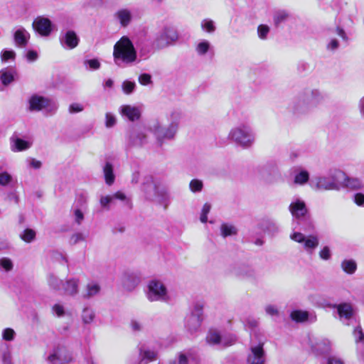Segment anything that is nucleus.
I'll use <instances>...</instances> for the list:
<instances>
[{
  "label": "nucleus",
  "instance_id": "f257e3e1",
  "mask_svg": "<svg viewBox=\"0 0 364 364\" xmlns=\"http://www.w3.org/2000/svg\"><path fill=\"white\" fill-rule=\"evenodd\" d=\"M181 113L178 110H173L167 115L168 124L164 125L161 122L156 120L149 126V131L155 138L157 147H162L168 141L175 139L179 129Z\"/></svg>",
  "mask_w": 364,
  "mask_h": 364
},
{
  "label": "nucleus",
  "instance_id": "f03ea898",
  "mask_svg": "<svg viewBox=\"0 0 364 364\" xmlns=\"http://www.w3.org/2000/svg\"><path fill=\"white\" fill-rule=\"evenodd\" d=\"M113 58L114 63L119 67L129 65L136 62V50L127 36H122L114 46Z\"/></svg>",
  "mask_w": 364,
  "mask_h": 364
},
{
  "label": "nucleus",
  "instance_id": "7ed1b4c3",
  "mask_svg": "<svg viewBox=\"0 0 364 364\" xmlns=\"http://www.w3.org/2000/svg\"><path fill=\"white\" fill-rule=\"evenodd\" d=\"M324 100L323 94L317 89H306L300 92L294 104V112L296 114H306L322 103Z\"/></svg>",
  "mask_w": 364,
  "mask_h": 364
},
{
  "label": "nucleus",
  "instance_id": "20e7f679",
  "mask_svg": "<svg viewBox=\"0 0 364 364\" xmlns=\"http://www.w3.org/2000/svg\"><path fill=\"white\" fill-rule=\"evenodd\" d=\"M228 139L237 146L247 149L255 144L256 134L249 123L242 122L231 128Z\"/></svg>",
  "mask_w": 364,
  "mask_h": 364
},
{
  "label": "nucleus",
  "instance_id": "39448f33",
  "mask_svg": "<svg viewBox=\"0 0 364 364\" xmlns=\"http://www.w3.org/2000/svg\"><path fill=\"white\" fill-rule=\"evenodd\" d=\"M141 191L147 200L157 201L165 206L169 203L170 196L167 189L151 176L144 178Z\"/></svg>",
  "mask_w": 364,
  "mask_h": 364
},
{
  "label": "nucleus",
  "instance_id": "423d86ee",
  "mask_svg": "<svg viewBox=\"0 0 364 364\" xmlns=\"http://www.w3.org/2000/svg\"><path fill=\"white\" fill-rule=\"evenodd\" d=\"M343 171L340 169L330 170L326 175L316 176L310 181V186L315 191H340V176Z\"/></svg>",
  "mask_w": 364,
  "mask_h": 364
},
{
  "label": "nucleus",
  "instance_id": "0eeeda50",
  "mask_svg": "<svg viewBox=\"0 0 364 364\" xmlns=\"http://www.w3.org/2000/svg\"><path fill=\"white\" fill-rule=\"evenodd\" d=\"M146 297L150 301H161L168 303L171 296L165 284L159 280L149 282L146 292Z\"/></svg>",
  "mask_w": 364,
  "mask_h": 364
},
{
  "label": "nucleus",
  "instance_id": "6e6552de",
  "mask_svg": "<svg viewBox=\"0 0 364 364\" xmlns=\"http://www.w3.org/2000/svg\"><path fill=\"white\" fill-rule=\"evenodd\" d=\"M178 40V33L172 26L163 27L156 35L154 45L159 49H162L174 45Z\"/></svg>",
  "mask_w": 364,
  "mask_h": 364
},
{
  "label": "nucleus",
  "instance_id": "1a4fd4ad",
  "mask_svg": "<svg viewBox=\"0 0 364 364\" xmlns=\"http://www.w3.org/2000/svg\"><path fill=\"white\" fill-rule=\"evenodd\" d=\"M46 360L48 364H68L73 361V357L66 347L58 345L49 351Z\"/></svg>",
  "mask_w": 364,
  "mask_h": 364
},
{
  "label": "nucleus",
  "instance_id": "9d476101",
  "mask_svg": "<svg viewBox=\"0 0 364 364\" xmlns=\"http://www.w3.org/2000/svg\"><path fill=\"white\" fill-rule=\"evenodd\" d=\"M236 337L230 333L221 334L217 329H210L206 336V342L211 346L226 347L234 344Z\"/></svg>",
  "mask_w": 364,
  "mask_h": 364
},
{
  "label": "nucleus",
  "instance_id": "9b49d317",
  "mask_svg": "<svg viewBox=\"0 0 364 364\" xmlns=\"http://www.w3.org/2000/svg\"><path fill=\"white\" fill-rule=\"evenodd\" d=\"M290 238L298 243L302 244L304 249L309 253H312L319 244L318 238L316 236H305L299 232L291 234Z\"/></svg>",
  "mask_w": 364,
  "mask_h": 364
},
{
  "label": "nucleus",
  "instance_id": "f8f14e48",
  "mask_svg": "<svg viewBox=\"0 0 364 364\" xmlns=\"http://www.w3.org/2000/svg\"><path fill=\"white\" fill-rule=\"evenodd\" d=\"M340 176L341 189L344 188L351 191H360L364 188V181L358 177L350 176L343 171Z\"/></svg>",
  "mask_w": 364,
  "mask_h": 364
},
{
  "label": "nucleus",
  "instance_id": "ddd939ff",
  "mask_svg": "<svg viewBox=\"0 0 364 364\" xmlns=\"http://www.w3.org/2000/svg\"><path fill=\"white\" fill-rule=\"evenodd\" d=\"M265 361L264 352L263 350V342L258 343L251 341L250 353L247 357V363L249 364H264Z\"/></svg>",
  "mask_w": 364,
  "mask_h": 364
},
{
  "label": "nucleus",
  "instance_id": "4468645a",
  "mask_svg": "<svg viewBox=\"0 0 364 364\" xmlns=\"http://www.w3.org/2000/svg\"><path fill=\"white\" fill-rule=\"evenodd\" d=\"M115 199L122 201L127 208H132L131 198L127 197L124 193L121 191H117L111 196L107 195L101 196L100 203L102 208L108 210L109 209L110 205L114 204V200Z\"/></svg>",
  "mask_w": 364,
  "mask_h": 364
},
{
  "label": "nucleus",
  "instance_id": "2eb2a0df",
  "mask_svg": "<svg viewBox=\"0 0 364 364\" xmlns=\"http://www.w3.org/2000/svg\"><path fill=\"white\" fill-rule=\"evenodd\" d=\"M141 280V274L138 271H127L122 277L123 287L128 291L133 290Z\"/></svg>",
  "mask_w": 364,
  "mask_h": 364
},
{
  "label": "nucleus",
  "instance_id": "dca6fc26",
  "mask_svg": "<svg viewBox=\"0 0 364 364\" xmlns=\"http://www.w3.org/2000/svg\"><path fill=\"white\" fill-rule=\"evenodd\" d=\"M339 319L344 323L353 319L355 314V309L350 303H342L336 306Z\"/></svg>",
  "mask_w": 364,
  "mask_h": 364
},
{
  "label": "nucleus",
  "instance_id": "f3484780",
  "mask_svg": "<svg viewBox=\"0 0 364 364\" xmlns=\"http://www.w3.org/2000/svg\"><path fill=\"white\" fill-rule=\"evenodd\" d=\"M61 46L67 49H73L79 43V38L73 31L62 32L60 36Z\"/></svg>",
  "mask_w": 364,
  "mask_h": 364
},
{
  "label": "nucleus",
  "instance_id": "a211bd4d",
  "mask_svg": "<svg viewBox=\"0 0 364 364\" xmlns=\"http://www.w3.org/2000/svg\"><path fill=\"white\" fill-rule=\"evenodd\" d=\"M33 27L36 32L43 36H48L52 31L51 21L45 17L36 18L33 23Z\"/></svg>",
  "mask_w": 364,
  "mask_h": 364
},
{
  "label": "nucleus",
  "instance_id": "6ab92c4d",
  "mask_svg": "<svg viewBox=\"0 0 364 364\" xmlns=\"http://www.w3.org/2000/svg\"><path fill=\"white\" fill-rule=\"evenodd\" d=\"M50 100L44 97L34 95L28 100V109L31 112H38L48 107Z\"/></svg>",
  "mask_w": 364,
  "mask_h": 364
},
{
  "label": "nucleus",
  "instance_id": "aec40b11",
  "mask_svg": "<svg viewBox=\"0 0 364 364\" xmlns=\"http://www.w3.org/2000/svg\"><path fill=\"white\" fill-rule=\"evenodd\" d=\"M202 320L203 317L190 314L185 318V327L190 333H196L200 328Z\"/></svg>",
  "mask_w": 364,
  "mask_h": 364
},
{
  "label": "nucleus",
  "instance_id": "412c9836",
  "mask_svg": "<svg viewBox=\"0 0 364 364\" xmlns=\"http://www.w3.org/2000/svg\"><path fill=\"white\" fill-rule=\"evenodd\" d=\"M119 112L122 117H127L130 121H136L140 118L141 110L139 107L124 105L120 107Z\"/></svg>",
  "mask_w": 364,
  "mask_h": 364
},
{
  "label": "nucleus",
  "instance_id": "4be33fe9",
  "mask_svg": "<svg viewBox=\"0 0 364 364\" xmlns=\"http://www.w3.org/2000/svg\"><path fill=\"white\" fill-rule=\"evenodd\" d=\"M289 210L292 216L298 219L305 216L307 213V208L304 201L300 199H296L291 203Z\"/></svg>",
  "mask_w": 364,
  "mask_h": 364
},
{
  "label": "nucleus",
  "instance_id": "5701e85b",
  "mask_svg": "<svg viewBox=\"0 0 364 364\" xmlns=\"http://www.w3.org/2000/svg\"><path fill=\"white\" fill-rule=\"evenodd\" d=\"M14 43L16 46L24 48L30 39V33L22 26L16 28L14 34Z\"/></svg>",
  "mask_w": 364,
  "mask_h": 364
},
{
  "label": "nucleus",
  "instance_id": "b1692460",
  "mask_svg": "<svg viewBox=\"0 0 364 364\" xmlns=\"http://www.w3.org/2000/svg\"><path fill=\"white\" fill-rule=\"evenodd\" d=\"M80 282L77 279L71 278L64 282L63 291L65 294L74 296L79 292Z\"/></svg>",
  "mask_w": 364,
  "mask_h": 364
},
{
  "label": "nucleus",
  "instance_id": "393cba45",
  "mask_svg": "<svg viewBox=\"0 0 364 364\" xmlns=\"http://www.w3.org/2000/svg\"><path fill=\"white\" fill-rule=\"evenodd\" d=\"M157 352L146 346H141L139 348V358L141 363L147 364L149 362L155 360L157 358Z\"/></svg>",
  "mask_w": 364,
  "mask_h": 364
},
{
  "label": "nucleus",
  "instance_id": "a878e982",
  "mask_svg": "<svg viewBox=\"0 0 364 364\" xmlns=\"http://www.w3.org/2000/svg\"><path fill=\"white\" fill-rule=\"evenodd\" d=\"M291 318L296 322H304L308 320H311L312 321L316 320V316L309 314L306 311L303 310H294L290 314Z\"/></svg>",
  "mask_w": 364,
  "mask_h": 364
},
{
  "label": "nucleus",
  "instance_id": "bb28decb",
  "mask_svg": "<svg viewBox=\"0 0 364 364\" xmlns=\"http://www.w3.org/2000/svg\"><path fill=\"white\" fill-rule=\"evenodd\" d=\"M114 16L116 19L119 22L120 25L123 27L127 26L132 18V14L130 10L128 9H121L118 10Z\"/></svg>",
  "mask_w": 364,
  "mask_h": 364
},
{
  "label": "nucleus",
  "instance_id": "cd10ccee",
  "mask_svg": "<svg viewBox=\"0 0 364 364\" xmlns=\"http://www.w3.org/2000/svg\"><path fill=\"white\" fill-rule=\"evenodd\" d=\"M31 146V142L23 140L20 138L12 136L11 138V149L12 151L18 152L28 149Z\"/></svg>",
  "mask_w": 364,
  "mask_h": 364
},
{
  "label": "nucleus",
  "instance_id": "c85d7f7f",
  "mask_svg": "<svg viewBox=\"0 0 364 364\" xmlns=\"http://www.w3.org/2000/svg\"><path fill=\"white\" fill-rule=\"evenodd\" d=\"M133 146H143L148 142V136L142 131H133L129 136Z\"/></svg>",
  "mask_w": 364,
  "mask_h": 364
},
{
  "label": "nucleus",
  "instance_id": "c756f323",
  "mask_svg": "<svg viewBox=\"0 0 364 364\" xmlns=\"http://www.w3.org/2000/svg\"><path fill=\"white\" fill-rule=\"evenodd\" d=\"M15 74L16 72L14 70H4L0 72V91L14 81Z\"/></svg>",
  "mask_w": 364,
  "mask_h": 364
},
{
  "label": "nucleus",
  "instance_id": "7c9ffc66",
  "mask_svg": "<svg viewBox=\"0 0 364 364\" xmlns=\"http://www.w3.org/2000/svg\"><path fill=\"white\" fill-rule=\"evenodd\" d=\"M331 343L326 338L317 340L313 345V349L318 353H326L330 351Z\"/></svg>",
  "mask_w": 364,
  "mask_h": 364
},
{
  "label": "nucleus",
  "instance_id": "2f4dec72",
  "mask_svg": "<svg viewBox=\"0 0 364 364\" xmlns=\"http://www.w3.org/2000/svg\"><path fill=\"white\" fill-rule=\"evenodd\" d=\"M101 287L97 282H90L86 286L85 291L82 294V297L89 299L97 295L100 291Z\"/></svg>",
  "mask_w": 364,
  "mask_h": 364
},
{
  "label": "nucleus",
  "instance_id": "473e14b6",
  "mask_svg": "<svg viewBox=\"0 0 364 364\" xmlns=\"http://www.w3.org/2000/svg\"><path fill=\"white\" fill-rule=\"evenodd\" d=\"M95 316V311L92 308L85 306L82 311L81 319L84 324H90L94 321Z\"/></svg>",
  "mask_w": 364,
  "mask_h": 364
},
{
  "label": "nucleus",
  "instance_id": "72a5a7b5",
  "mask_svg": "<svg viewBox=\"0 0 364 364\" xmlns=\"http://www.w3.org/2000/svg\"><path fill=\"white\" fill-rule=\"evenodd\" d=\"M237 276L242 279H254L256 273L254 269L247 266H242L236 272Z\"/></svg>",
  "mask_w": 364,
  "mask_h": 364
},
{
  "label": "nucleus",
  "instance_id": "f704fd0d",
  "mask_svg": "<svg viewBox=\"0 0 364 364\" xmlns=\"http://www.w3.org/2000/svg\"><path fill=\"white\" fill-rule=\"evenodd\" d=\"M48 284L52 289L61 291L63 289L64 282L53 274H50L48 277Z\"/></svg>",
  "mask_w": 364,
  "mask_h": 364
},
{
  "label": "nucleus",
  "instance_id": "c9c22d12",
  "mask_svg": "<svg viewBox=\"0 0 364 364\" xmlns=\"http://www.w3.org/2000/svg\"><path fill=\"white\" fill-rule=\"evenodd\" d=\"M103 173L106 183L109 186L112 185L114 181L115 176L113 171V166L109 162H106L105 164Z\"/></svg>",
  "mask_w": 364,
  "mask_h": 364
},
{
  "label": "nucleus",
  "instance_id": "e433bc0d",
  "mask_svg": "<svg viewBox=\"0 0 364 364\" xmlns=\"http://www.w3.org/2000/svg\"><path fill=\"white\" fill-rule=\"evenodd\" d=\"M0 360L2 364H13L11 350L8 346L1 348Z\"/></svg>",
  "mask_w": 364,
  "mask_h": 364
},
{
  "label": "nucleus",
  "instance_id": "4c0bfd02",
  "mask_svg": "<svg viewBox=\"0 0 364 364\" xmlns=\"http://www.w3.org/2000/svg\"><path fill=\"white\" fill-rule=\"evenodd\" d=\"M237 229L232 224L223 223L220 226V233L223 237L236 235Z\"/></svg>",
  "mask_w": 364,
  "mask_h": 364
},
{
  "label": "nucleus",
  "instance_id": "58836bf2",
  "mask_svg": "<svg viewBox=\"0 0 364 364\" xmlns=\"http://www.w3.org/2000/svg\"><path fill=\"white\" fill-rule=\"evenodd\" d=\"M309 179V173L307 171L301 169L294 176V183L299 185L305 184Z\"/></svg>",
  "mask_w": 364,
  "mask_h": 364
},
{
  "label": "nucleus",
  "instance_id": "ea45409f",
  "mask_svg": "<svg viewBox=\"0 0 364 364\" xmlns=\"http://www.w3.org/2000/svg\"><path fill=\"white\" fill-rule=\"evenodd\" d=\"M211 48L210 43L207 40L200 41L196 46V50L198 55H205Z\"/></svg>",
  "mask_w": 364,
  "mask_h": 364
},
{
  "label": "nucleus",
  "instance_id": "a19ab883",
  "mask_svg": "<svg viewBox=\"0 0 364 364\" xmlns=\"http://www.w3.org/2000/svg\"><path fill=\"white\" fill-rule=\"evenodd\" d=\"M341 267L345 272L350 274H353L357 268L355 262L352 259H346L343 261Z\"/></svg>",
  "mask_w": 364,
  "mask_h": 364
},
{
  "label": "nucleus",
  "instance_id": "79ce46f5",
  "mask_svg": "<svg viewBox=\"0 0 364 364\" xmlns=\"http://www.w3.org/2000/svg\"><path fill=\"white\" fill-rule=\"evenodd\" d=\"M36 231L33 229L26 228L21 234L20 237L24 242L30 243L36 238Z\"/></svg>",
  "mask_w": 364,
  "mask_h": 364
},
{
  "label": "nucleus",
  "instance_id": "37998d69",
  "mask_svg": "<svg viewBox=\"0 0 364 364\" xmlns=\"http://www.w3.org/2000/svg\"><path fill=\"white\" fill-rule=\"evenodd\" d=\"M289 17V13L285 10H279L274 13V22L276 26H278L279 23L285 21Z\"/></svg>",
  "mask_w": 364,
  "mask_h": 364
},
{
  "label": "nucleus",
  "instance_id": "c03bdc74",
  "mask_svg": "<svg viewBox=\"0 0 364 364\" xmlns=\"http://www.w3.org/2000/svg\"><path fill=\"white\" fill-rule=\"evenodd\" d=\"M16 53L13 50H4L1 53V60L4 63L15 60Z\"/></svg>",
  "mask_w": 364,
  "mask_h": 364
},
{
  "label": "nucleus",
  "instance_id": "a18cd8bd",
  "mask_svg": "<svg viewBox=\"0 0 364 364\" xmlns=\"http://www.w3.org/2000/svg\"><path fill=\"white\" fill-rule=\"evenodd\" d=\"M201 28L203 31L208 33H213L215 31L214 21L208 18L202 21Z\"/></svg>",
  "mask_w": 364,
  "mask_h": 364
},
{
  "label": "nucleus",
  "instance_id": "49530a36",
  "mask_svg": "<svg viewBox=\"0 0 364 364\" xmlns=\"http://www.w3.org/2000/svg\"><path fill=\"white\" fill-rule=\"evenodd\" d=\"M190 190L193 193L200 192L203 188V183L199 179H193L189 183Z\"/></svg>",
  "mask_w": 364,
  "mask_h": 364
},
{
  "label": "nucleus",
  "instance_id": "de8ad7c7",
  "mask_svg": "<svg viewBox=\"0 0 364 364\" xmlns=\"http://www.w3.org/2000/svg\"><path fill=\"white\" fill-rule=\"evenodd\" d=\"M136 87V83L132 81L125 80L122 82V88L126 95L132 93Z\"/></svg>",
  "mask_w": 364,
  "mask_h": 364
},
{
  "label": "nucleus",
  "instance_id": "09e8293b",
  "mask_svg": "<svg viewBox=\"0 0 364 364\" xmlns=\"http://www.w3.org/2000/svg\"><path fill=\"white\" fill-rule=\"evenodd\" d=\"M270 28L265 24H261L257 27V35L258 37L262 40H265L267 38V35L269 33Z\"/></svg>",
  "mask_w": 364,
  "mask_h": 364
},
{
  "label": "nucleus",
  "instance_id": "8fccbe9b",
  "mask_svg": "<svg viewBox=\"0 0 364 364\" xmlns=\"http://www.w3.org/2000/svg\"><path fill=\"white\" fill-rule=\"evenodd\" d=\"M16 333L14 329L6 328L2 331V338L6 341H11L14 339Z\"/></svg>",
  "mask_w": 364,
  "mask_h": 364
},
{
  "label": "nucleus",
  "instance_id": "3c124183",
  "mask_svg": "<svg viewBox=\"0 0 364 364\" xmlns=\"http://www.w3.org/2000/svg\"><path fill=\"white\" fill-rule=\"evenodd\" d=\"M0 268L6 272L11 270L13 268L11 260L6 257L0 259Z\"/></svg>",
  "mask_w": 364,
  "mask_h": 364
},
{
  "label": "nucleus",
  "instance_id": "603ef678",
  "mask_svg": "<svg viewBox=\"0 0 364 364\" xmlns=\"http://www.w3.org/2000/svg\"><path fill=\"white\" fill-rule=\"evenodd\" d=\"M211 209V205L209 203H205L203 206L201 214L200 217V220L202 223H205L208 220V215L210 213Z\"/></svg>",
  "mask_w": 364,
  "mask_h": 364
},
{
  "label": "nucleus",
  "instance_id": "864d4df0",
  "mask_svg": "<svg viewBox=\"0 0 364 364\" xmlns=\"http://www.w3.org/2000/svg\"><path fill=\"white\" fill-rule=\"evenodd\" d=\"M116 122H117V119H116V117L113 114H112L110 112H107L105 114V126H106V127L111 128L116 124Z\"/></svg>",
  "mask_w": 364,
  "mask_h": 364
},
{
  "label": "nucleus",
  "instance_id": "5fc2aeb1",
  "mask_svg": "<svg viewBox=\"0 0 364 364\" xmlns=\"http://www.w3.org/2000/svg\"><path fill=\"white\" fill-rule=\"evenodd\" d=\"M12 181V176L8 172H0V185L6 186Z\"/></svg>",
  "mask_w": 364,
  "mask_h": 364
},
{
  "label": "nucleus",
  "instance_id": "6e6d98bb",
  "mask_svg": "<svg viewBox=\"0 0 364 364\" xmlns=\"http://www.w3.org/2000/svg\"><path fill=\"white\" fill-rule=\"evenodd\" d=\"M191 352L186 351V352H180L178 355V364H188V357L191 356Z\"/></svg>",
  "mask_w": 364,
  "mask_h": 364
},
{
  "label": "nucleus",
  "instance_id": "4d7b16f0",
  "mask_svg": "<svg viewBox=\"0 0 364 364\" xmlns=\"http://www.w3.org/2000/svg\"><path fill=\"white\" fill-rule=\"evenodd\" d=\"M139 82L142 85L151 84V76L148 73H143L139 76Z\"/></svg>",
  "mask_w": 364,
  "mask_h": 364
},
{
  "label": "nucleus",
  "instance_id": "13d9d810",
  "mask_svg": "<svg viewBox=\"0 0 364 364\" xmlns=\"http://www.w3.org/2000/svg\"><path fill=\"white\" fill-rule=\"evenodd\" d=\"M265 312L267 314L271 316H279V312L277 307L274 305L269 304L265 306Z\"/></svg>",
  "mask_w": 364,
  "mask_h": 364
},
{
  "label": "nucleus",
  "instance_id": "bf43d9fd",
  "mask_svg": "<svg viewBox=\"0 0 364 364\" xmlns=\"http://www.w3.org/2000/svg\"><path fill=\"white\" fill-rule=\"evenodd\" d=\"M353 335H354L356 343H358V342L364 343V333L363 332V331L360 326H358L355 328V330L353 331Z\"/></svg>",
  "mask_w": 364,
  "mask_h": 364
},
{
  "label": "nucleus",
  "instance_id": "052dcab7",
  "mask_svg": "<svg viewBox=\"0 0 364 364\" xmlns=\"http://www.w3.org/2000/svg\"><path fill=\"white\" fill-rule=\"evenodd\" d=\"M85 65L91 70H98L100 67V63L97 59H90L85 61Z\"/></svg>",
  "mask_w": 364,
  "mask_h": 364
},
{
  "label": "nucleus",
  "instance_id": "680f3d73",
  "mask_svg": "<svg viewBox=\"0 0 364 364\" xmlns=\"http://www.w3.org/2000/svg\"><path fill=\"white\" fill-rule=\"evenodd\" d=\"M52 311L53 313L58 317L63 316L65 314V309L63 306L59 304L53 305Z\"/></svg>",
  "mask_w": 364,
  "mask_h": 364
},
{
  "label": "nucleus",
  "instance_id": "e2e57ef3",
  "mask_svg": "<svg viewBox=\"0 0 364 364\" xmlns=\"http://www.w3.org/2000/svg\"><path fill=\"white\" fill-rule=\"evenodd\" d=\"M353 202L360 207H364V194L356 193L353 198Z\"/></svg>",
  "mask_w": 364,
  "mask_h": 364
},
{
  "label": "nucleus",
  "instance_id": "0e129e2a",
  "mask_svg": "<svg viewBox=\"0 0 364 364\" xmlns=\"http://www.w3.org/2000/svg\"><path fill=\"white\" fill-rule=\"evenodd\" d=\"M85 240V236L81 232L75 233L70 237V242L73 245Z\"/></svg>",
  "mask_w": 364,
  "mask_h": 364
},
{
  "label": "nucleus",
  "instance_id": "69168bd1",
  "mask_svg": "<svg viewBox=\"0 0 364 364\" xmlns=\"http://www.w3.org/2000/svg\"><path fill=\"white\" fill-rule=\"evenodd\" d=\"M84 109V106L80 103H73L69 107V112L71 114L80 112Z\"/></svg>",
  "mask_w": 364,
  "mask_h": 364
},
{
  "label": "nucleus",
  "instance_id": "338daca9",
  "mask_svg": "<svg viewBox=\"0 0 364 364\" xmlns=\"http://www.w3.org/2000/svg\"><path fill=\"white\" fill-rule=\"evenodd\" d=\"M319 256L321 259L323 260H328L331 258V250L328 247L326 246L324 247L320 252H319Z\"/></svg>",
  "mask_w": 364,
  "mask_h": 364
},
{
  "label": "nucleus",
  "instance_id": "774afa93",
  "mask_svg": "<svg viewBox=\"0 0 364 364\" xmlns=\"http://www.w3.org/2000/svg\"><path fill=\"white\" fill-rule=\"evenodd\" d=\"M26 58L28 61L34 62L38 59V55L36 51H35L33 50H29L27 51V53L26 54Z\"/></svg>",
  "mask_w": 364,
  "mask_h": 364
}]
</instances>
